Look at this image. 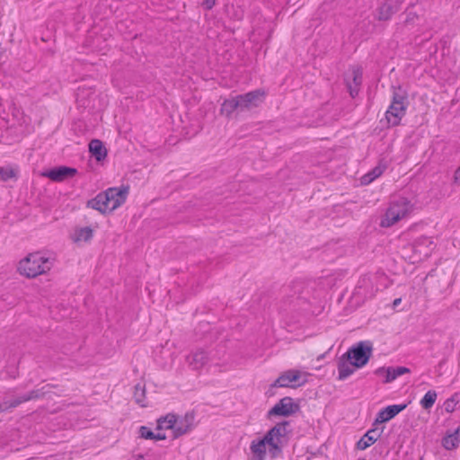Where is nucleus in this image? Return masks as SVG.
Segmentation results:
<instances>
[{"instance_id":"f257e3e1","label":"nucleus","mask_w":460,"mask_h":460,"mask_svg":"<svg viewBox=\"0 0 460 460\" xmlns=\"http://www.w3.org/2000/svg\"><path fill=\"white\" fill-rule=\"evenodd\" d=\"M289 421L283 420L272 427L261 439H253L251 442L250 450L252 457L250 460H265L267 456V446L272 458L279 456L282 453L283 440L288 434L287 428Z\"/></svg>"},{"instance_id":"f03ea898","label":"nucleus","mask_w":460,"mask_h":460,"mask_svg":"<svg viewBox=\"0 0 460 460\" xmlns=\"http://www.w3.org/2000/svg\"><path fill=\"white\" fill-rule=\"evenodd\" d=\"M51 268V262L49 258L42 256L39 252L31 253L25 259L19 262L21 274L32 279L46 273Z\"/></svg>"},{"instance_id":"7ed1b4c3","label":"nucleus","mask_w":460,"mask_h":460,"mask_svg":"<svg viewBox=\"0 0 460 460\" xmlns=\"http://www.w3.org/2000/svg\"><path fill=\"white\" fill-rule=\"evenodd\" d=\"M411 209V205L406 198H399L391 202L385 212V218L381 220L382 227H390L398 222L401 218L406 217Z\"/></svg>"},{"instance_id":"20e7f679","label":"nucleus","mask_w":460,"mask_h":460,"mask_svg":"<svg viewBox=\"0 0 460 460\" xmlns=\"http://www.w3.org/2000/svg\"><path fill=\"white\" fill-rule=\"evenodd\" d=\"M373 344L369 341H359L343 354L347 359L352 362V366L360 368L367 364L372 356Z\"/></svg>"},{"instance_id":"39448f33","label":"nucleus","mask_w":460,"mask_h":460,"mask_svg":"<svg viewBox=\"0 0 460 460\" xmlns=\"http://www.w3.org/2000/svg\"><path fill=\"white\" fill-rule=\"evenodd\" d=\"M301 374L299 370L291 369L282 373L273 384L270 385V389L267 392L269 396L274 394L273 389L276 387H291L295 388L305 384V380L299 382Z\"/></svg>"},{"instance_id":"423d86ee","label":"nucleus","mask_w":460,"mask_h":460,"mask_svg":"<svg viewBox=\"0 0 460 460\" xmlns=\"http://www.w3.org/2000/svg\"><path fill=\"white\" fill-rule=\"evenodd\" d=\"M300 406L294 402L291 397H284L279 401L269 411L268 418L271 416L288 417L299 411Z\"/></svg>"},{"instance_id":"0eeeda50","label":"nucleus","mask_w":460,"mask_h":460,"mask_svg":"<svg viewBox=\"0 0 460 460\" xmlns=\"http://www.w3.org/2000/svg\"><path fill=\"white\" fill-rule=\"evenodd\" d=\"M44 394L45 391L44 387H42L40 389L31 390L29 393L20 395L13 400H4L0 403V412H4L10 409L15 408L23 402L42 398Z\"/></svg>"},{"instance_id":"6e6552de","label":"nucleus","mask_w":460,"mask_h":460,"mask_svg":"<svg viewBox=\"0 0 460 460\" xmlns=\"http://www.w3.org/2000/svg\"><path fill=\"white\" fill-rule=\"evenodd\" d=\"M107 206L110 208V212L118 208L127 199L128 193V187L119 188H109L105 191H102Z\"/></svg>"},{"instance_id":"1a4fd4ad","label":"nucleus","mask_w":460,"mask_h":460,"mask_svg":"<svg viewBox=\"0 0 460 460\" xmlns=\"http://www.w3.org/2000/svg\"><path fill=\"white\" fill-rule=\"evenodd\" d=\"M264 95L265 92L261 89L236 95L235 97L240 104V111L252 107H257L262 102Z\"/></svg>"},{"instance_id":"9d476101","label":"nucleus","mask_w":460,"mask_h":460,"mask_svg":"<svg viewBox=\"0 0 460 460\" xmlns=\"http://www.w3.org/2000/svg\"><path fill=\"white\" fill-rule=\"evenodd\" d=\"M346 86L352 98L358 94L359 86L362 84V71L358 67H353L351 71L345 75Z\"/></svg>"},{"instance_id":"9b49d317","label":"nucleus","mask_w":460,"mask_h":460,"mask_svg":"<svg viewBox=\"0 0 460 460\" xmlns=\"http://www.w3.org/2000/svg\"><path fill=\"white\" fill-rule=\"evenodd\" d=\"M77 173L75 168L67 166H58L50 169L43 175L49 178L53 181H63L66 179L71 178Z\"/></svg>"},{"instance_id":"f8f14e48","label":"nucleus","mask_w":460,"mask_h":460,"mask_svg":"<svg viewBox=\"0 0 460 460\" xmlns=\"http://www.w3.org/2000/svg\"><path fill=\"white\" fill-rule=\"evenodd\" d=\"M403 0H385L378 8V20L387 21L397 13Z\"/></svg>"},{"instance_id":"ddd939ff","label":"nucleus","mask_w":460,"mask_h":460,"mask_svg":"<svg viewBox=\"0 0 460 460\" xmlns=\"http://www.w3.org/2000/svg\"><path fill=\"white\" fill-rule=\"evenodd\" d=\"M406 105H395L390 104L386 112L385 119L390 127L398 126L401 122V119L406 113Z\"/></svg>"},{"instance_id":"4468645a","label":"nucleus","mask_w":460,"mask_h":460,"mask_svg":"<svg viewBox=\"0 0 460 460\" xmlns=\"http://www.w3.org/2000/svg\"><path fill=\"white\" fill-rule=\"evenodd\" d=\"M195 415L193 411L187 412L183 417H177V423L175 424V438H179L192 429L194 427Z\"/></svg>"},{"instance_id":"2eb2a0df","label":"nucleus","mask_w":460,"mask_h":460,"mask_svg":"<svg viewBox=\"0 0 460 460\" xmlns=\"http://www.w3.org/2000/svg\"><path fill=\"white\" fill-rule=\"evenodd\" d=\"M406 406H407V404H405V403L404 404H394V405H389V406L382 409L378 412V414L375 420V424L389 421L390 420L394 418L397 414H399L402 411H403L406 408Z\"/></svg>"},{"instance_id":"dca6fc26","label":"nucleus","mask_w":460,"mask_h":460,"mask_svg":"<svg viewBox=\"0 0 460 460\" xmlns=\"http://www.w3.org/2000/svg\"><path fill=\"white\" fill-rule=\"evenodd\" d=\"M433 241L427 236L419 237L412 243V249L416 253L419 254L420 259L421 258V256H429L431 251L433 250Z\"/></svg>"},{"instance_id":"f3484780","label":"nucleus","mask_w":460,"mask_h":460,"mask_svg":"<svg viewBox=\"0 0 460 460\" xmlns=\"http://www.w3.org/2000/svg\"><path fill=\"white\" fill-rule=\"evenodd\" d=\"M383 429H371L367 430L364 436L357 442L356 447L358 450H365L373 445L382 435Z\"/></svg>"},{"instance_id":"a211bd4d","label":"nucleus","mask_w":460,"mask_h":460,"mask_svg":"<svg viewBox=\"0 0 460 460\" xmlns=\"http://www.w3.org/2000/svg\"><path fill=\"white\" fill-rule=\"evenodd\" d=\"M337 368L339 372V379L345 380L355 371V367L352 366V362L347 359L343 355L339 358L337 363Z\"/></svg>"},{"instance_id":"6ab92c4d","label":"nucleus","mask_w":460,"mask_h":460,"mask_svg":"<svg viewBox=\"0 0 460 460\" xmlns=\"http://www.w3.org/2000/svg\"><path fill=\"white\" fill-rule=\"evenodd\" d=\"M89 151L98 162L102 161L107 156V149L99 139L90 141Z\"/></svg>"},{"instance_id":"aec40b11","label":"nucleus","mask_w":460,"mask_h":460,"mask_svg":"<svg viewBox=\"0 0 460 460\" xmlns=\"http://www.w3.org/2000/svg\"><path fill=\"white\" fill-rule=\"evenodd\" d=\"M86 207L95 209L101 212L102 214L110 212V208L107 206V202L105 201L102 192H100L96 197L88 200L86 203Z\"/></svg>"},{"instance_id":"412c9836","label":"nucleus","mask_w":460,"mask_h":460,"mask_svg":"<svg viewBox=\"0 0 460 460\" xmlns=\"http://www.w3.org/2000/svg\"><path fill=\"white\" fill-rule=\"evenodd\" d=\"M177 423V416L172 413H169L164 417H160L157 420L156 429H172L173 437L175 438V424Z\"/></svg>"},{"instance_id":"4be33fe9","label":"nucleus","mask_w":460,"mask_h":460,"mask_svg":"<svg viewBox=\"0 0 460 460\" xmlns=\"http://www.w3.org/2000/svg\"><path fill=\"white\" fill-rule=\"evenodd\" d=\"M187 360L193 369H199L208 362V354L204 350H199L188 356Z\"/></svg>"},{"instance_id":"5701e85b","label":"nucleus","mask_w":460,"mask_h":460,"mask_svg":"<svg viewBox=\"0 0 460 460\" xmlns=\"http://www.w3.org/2000/svg\"><path fill=\"white\" fill-rule=\"evenodd\" d=\"M460 429L457 428L453 433L447 435L442 438V446L447 450L456 449L460 443L459 433Z\"/></svg>"},{"instance_id":"b1692460","label":"nucleus","mask_w":460,"mask_h":460,"mask_svg":"<svg viewBox=\"0 0 460 460\" xmlns=\"http://www.w3.org/2000/svg\"><path fill=\"white\" fill-rule=\"evenodd\" d=\"M235 111H240V104L236 97L225 100L221 105V113L230 117Z\"/></svg>"},{"instance_id":"393cba45","label":"nucleus","mask_w":460,"mask_h":460,"mask_svg":"<svg viewBox=\"0 0 460 460\" xmlns=\"http://www.w3.org/2000/svg\"><path fill=\"white\" fill-rule=\"evenodd\" d=\"M385 165L378 164L373 168L370 172L361 177V183L364 185L371 183L375 179L379 177L385 170Z\"/></svg>"},{"instance_id":"a878e982","label":"nucleus","mask_w":460,"mask_h":460,"mask_svg":"<svg viewBox=\"0 0 460 460\" xmlns=\"http://www.w3.org/2000/svg\"><path fill=\"white\" fill-rule=\"evenodd\" d=\"M410 373V369L405 367H388L386 371V378L384 380V383H391L395 380L398 376Z\"/></svg>"},{"instance_id":"bb28decb","label":"nucleus","mask_w":460,"mask_h":460,"mask_svg":"<svg viewBox=\"0 0 460 460\" xmlns=\"http://www.w3.org/2000/svg\"><path fill=\"white\" fill-rule=\"evenodd\" d=\"M437 396H438V394H437L436 391H434V390L428 391L425 394V395L423 396V398L420 400L421 407L425 410L430 409L433 406V404L435 403Z\"/></svg>"},{"instance_id":"cd10ccee","label":"nucleus","mask_w":460,"mask_h":460,"mask_svg":"<svg viewBox=\"0 0 460 460\" xmlns=\"http://www.w3.org/2000/svg\"><path fill=\"white\" fill-rule=\"evenodd\" d=\"M391 104L408 105L407 96L402 91L401 87L394 88L393 99Z\"/></svg>"},{"instance_id":"c85d7f7f","label":"nucleus","mask_w":460,"mask_h":460,"mask_svg":"<svg viewBox=\"0 0 460 460\" xmlns=\"http://www.w3.org/2000/svg\"><path fill=\"white\" fill-rule=\"evenodd\" d=\"M134 398L137 404L141 405L142 407L146 406L144 403L146 398L145 385L139 383L135 385Z\"/></svg>"},{"instance_id":"c756f323","label":"nucleus","mask_w":460,"mask_h":460,"mask_svg":"<svg viewBox=\"0 0 460 460\" xmlns=\"http://www.w3.org/2000/svg\"><path fill=\"white\" fill-rule=\"evenodd\" d=\"M93 229L89 226H85L83 228H80L76 232V238L75 241H89L93 238Z\"/></svg>"},{"instance_id":"7c9ffc66","label":"nucleus","mask_w":460,"mask_h":460,"mask_svg":"<svg viewBox=\"0 0 460 460\" xmlns=\"http://www.w3.org/2000/svg\"><path fill=\"white\" fill-rule=\"evenodd\" d=\"M17 172L12 167L0 166V181H7L10 179L16 178Z\"/></svg>"},{"instance_id":"2f4dec72","label":"nucleus","mask_w":460,"mask_h":460,"mask_svg":"<svg viewBox=\"0 0 460 460\" xmlns=\"http://www.w3.org/2000/svg\"><path fill=\"white\" fill-rule=\"evenodd\" d=\"M406 18L403 22L405 26L409 25H414L419 21L420 16L417 13L412 11H408V9L405 11Z\"/></svg>"},{"instance_id":"473e14b6","label":"nucleus","mask_w":460,"mask_h":460,"mask_svg":"<svg viewBox=\"0 0 460 460\" xmlns=\"http://www.w3.org/2000/svg\"><path fill=\"white\" fill-rule=\"evenodd\" d=\"M139 437L145 439H154L155 433L149 428L141 426L139 428Z\"/></svg>"},{"instance_id":"72a5a7b5","label":"nucleus","mask_w":460,"mask_h":460,"mask_svg":"<svg viewBox=\"0 0 460 460\" xmlns=\"http://www.w3.org/2000/svg\"><path fill=\"white\" fill-rule=\"evenodd\" d=\"M216 4V0H204L203 6L206 10H211Z\"/></svg>"},{"instance_id":"f704fd0d","label":"nucleus","mask_w":460,"mask_h":460,"mask_svg":"<svg viewBox=\"0 0 460 460\" xmlns=\"http://www.w3.org/2000/svg\"><path fill=\"white\" fill-rule=\"evenodd\" d=\"M386 371H387V367H381L375 370V374L376 376H385V379L386 378Z\"/></svg>"},{"instance_id":"c9c22d12","label":"nucleus","mask_w":460,"mask_h":460,"mask_svg":"<svg viewBox=\"0 0 460 460\" xmlns=\"http://www.w3.org/2000/svg\"><path fill=\"white\" fill-rule=\"evenodd\" d=\"M454 181L455 182L460 184V166L455 172Z\"/></svg>"},{"instance_id":"e433bc0d","label":"nucleus","mask_w":460,"mask_h":460,"mask_svg":"<svg viewBox=\"0 0 460 460\" xmlns=\"http://www.w3.org/2000/svg\"><path fill=\"white\" fill-rule=\"evenodd\" d=\"M166 438V436L165 434L164 433H157V434H155V440H163V439H165Z\"/></svg>"},{"instance_id":"4c0bfd02","label":"nucleus","mask_w":460,"mask_h":460,"mask_svg":"<svg viewBox=\"0 0 460 460\" xmlns=\"http://www.w3.org/2000/svg\"><path fill=\"white\" fill-rule=\"evenodd\" d=\"M401 301H402L401 298L394 299V303H393L394 307H396L401 303Z\"/></svg>"},{"instance_id":"58836bf2","label":"nucleus","mask_w":460,"mask_h":460,"mask_svg":"<svg viewBox=\"0 0 460 460\" xmlns=\"http://www.w3.org/2000/svg\"><path fill=\"white\" fill-rule=\"evenodd\" d=\"M446 410H447V411H449V412L454 411L453 409H451V406H447Z\"/></svg>"},{"instance_id":"ea45409f","label":"nucleus","mask_w":460,"mask_h":460,"mask_svg":"<svg viewBox=\"0 0 460 460\" xmlns=\"http://www.w3.org/2000/svg\"><path fill=\"white\" fill-rule=\"evenodd\" d=\"M446 410H447V411H449V412L454 411L453 409H451V406H447Z\"/></svg>"},{"instance_id":"a19ab883","label":"nucleus","mask_w":460,"mask_h":460,"mask_svg":"<svg viewBox=\"0 0 460 460\" xmlns=\"http://www.w3.org/2000/svg\"><path fill=\"white\" fill-rule=\"evenodd\" d=\"M143 458H144V456H143L142 455H138V456H137V460H141V459H143Z\"/></svg>"},{"instance_id":"79ce46f5","label":"nucleus","mask_w":460,"mask_h":460,"mask_svg":"<svg viewBox=\"0 0 460 460\" xmlns=\"http://www.w3.org/2000/svg\"><path fill=\"white\" fill-rule=\"evenodd\" d=\"M411 6H413V4H411L410 5H408L407 9L409 10V8H411Z\"/></svg>"},{"instance_id":"37998d69","label":"nucleus","mask_w":460,"mask_h":460,"mask_svg":"<svg viewBox=\"0 0 460 460\" xmlns=\"http://www.w3.org/2000/svg\"><path fill=\"white\" fill-rule=\"evenodd\" d=\"M411 6H413V4H411L410 5H408L407 9L409 10V8H411Z\"/></svg>"}]
</instances>
